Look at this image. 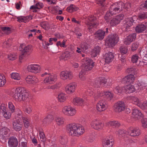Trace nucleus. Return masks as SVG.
Returning a JSON list of instances; mask_svg holds the SVG:
<instances>
[{"mask_svg": "<svg viewBox=\"0 0 147 147\" xmlns=\"http://www.w3.org/2000/svg\"><path fill=\"white\" fill-rule=\"evenodd\" d=\"M135 77L132 74L128 75L122 80V82L123 83L127 84H130L133 83L134 81Z\"/></svg>", "mask_w": 147, "mask_h": 147, "instance_id": "obj_13", "label": "nucleus"}, {"mask_svg": "<svg viewBox=\"0 0 147 147\" xmlns=\"http://www.w3.org/2000/svg\"><path fill=\"white\" fill-rule=\"evenodd\" d=\"M19 49L20 51L25 53L31 52L32 50V47L30 45L25 46L23 45H21Z\"/></svg>", "mask_w": 147, "mask_h": 147, "instance_id": "obj_23", "label": "nucleus"}, {"mask_svg": "<svg viewBox=\"0 0 147 147\" xmlns=\"http://www.w3.org/2000/svg\"><path fill=\"white\" fill-rule=\"evenodd\" d=\"M4 117L7 119H9L11 117V114L9 112L6 111L3 114Z\"/></svg>", "mask_w": 147, "mask_h": 147, "instance_id": "obj_62", "label": "nucleus"}, {"mask_svg": "<svg viewBox=\"0 0 147 147\" xmlns=\"http://www.w3.org/2000/svg\"><path fill=\"white\" fill-rule=\"evenodd\" d=\"M4 34H8L10 32L11 28L8 27H1Z\"/></svg>", "mask_w": 147, "mask_h": 147, "instance_id": "obj_46", "label": "nucleus"}, {"mask_svg": "<svg viewBox=\"0 0 147 147\" xmlns=\"http://www.w3.org/2000/svg\"><path fill=\"white\" fill-rule=\"evenodd\" d=\"M8 107L11 110V112L13 113L14 112L15 107L13 103L11 102H9L8 103Z\"/></svg>", "mask_w": 147, "mask_h": 147, "instance_id": "obj_60", "label": "nucleus"}, {"mask_svg": "<svg viewBox=\"0 0 147 147\" xmlns=\"http://www.w3.org/2000/svg\"><path fill=\"white\" fill-rule=\"evenodd\" d=\"M120 50L121 53L122 54H126L128 51L127 48L124 46H121L120 48Z\"/></svg>", "mask_w": 147, "mask_h": 147, "instance_id": "obj_49", "label": "nucleus"}, {"mask_svg": "<svg viewBox=\"0 0 147 147\" xmlns=\"http://www.w3.org/2000/svg\"><path fill=\"white\" fill-rule=\"evenodd\" d=\"M124 8V3L121 1L113 4L110 6V9L112 13L116 14L122 11Z\"/></svg>", "mask_w": 147, "mask_h": 147, "instance_id": "obj_2", "label": "nucleus"}, {"mask_svg": "<svg viewBox=\"0 0 147 147\" xmlns=\"http://www.w3.org/2000/svg\"><path fill=\"white\" fill-rule=\"evenodd\" d=\"M105 93V92L98 93L97 94L95 95L94 97L95 99L96 100L102 98H104Z\"/></svg>", "mask_w": 147, "mask_h": 147, "instance_id": "obj_47", "label": "nucleus"}, {"mask_svg": "<svg viewBox=\"0 0 147 147\" xmlns=\"http://www.w3.org/2000/svg\"><path fill=\"white\" fill-rule=\"evenodd\" d=\"M84 102L82 98L79 97H76L73 99L72 102L75 105L82 106L83 105Z\"/></svg>", "mask_w": 147, "mask_h": 147, "instance_id": "obj_28", "label": "nucleus"}, {"mask_svg": "<svg viewBox=\"0 0 147 147\" xmlns=\"http://www.w3.org/2000/svg\"><path fill=\"white\" fill-rule=\"evenodd\" d=\"M128 134L131 136L136 137L139 136L140 134V130L138 127H131L128 130Z\"/></svg>", "mask_w": 147, "mask_h": 147, "instance_id": "obj_12", "label": "nucleus"}, {"mask_svg": "<svg viewBox=\"0 0 147 147\" xmlns=\"http://www.w3.org/2000/svg\"><path fill=\"white\" fill-rule=\"evenodd\" d=\"M96 108L97 110L101 112L105 110L107 108V104L103 100H100L97 104Z\"/></svg>", "mask_w": 147, "mask_h": 147, "instance_id": "obj_16", "label": "nucleus"}, {"mask_svg": "<svg viewBox=\"0 0 147 147\" xmlns=\"http://www.w3.org/2000/svg\"><path fill=\"white\" fill-rule=\"evenodd\" d=\"M132 114L134 118L136 120L140 119L142 116V114L140 111L136 109L133 110Z\"/></svg>", "mask_w": 147, "mask_h": 147, "instance_id": "obj_26", "label": "nucleus"}, {"mask_svg": "<svg viewBox=\"0 0 147 147\" xmlns=\"http://www.w3.org/2000/svg\"><path fill=\"white\" fill-rule=\"evenodd\" d=\"M104 147H112L113 142L112 139H105L102 142Z\"/></svg>", "mask_w": 147, "mask_h": 147, "instance_id": "obj_32", "label": "nucleus"}, {"mask_svg": "<svg viewBox=\"0 0 147 147\" xmlns=\"http://www.w3.org/2000/svg\"><path fill=\"white\" fill-rule=\"evenodd\" d=\"M129 99L133 103L137 105L138 107L140 106V104L141 103V102L137 97L134 96H130L129 97Z\"/></svg>", "mask_w": 147, "mask_h": 147, "instance_id": "obj_38", "label": "nucleus"}, {"mask_svg": "<svg viewBox=\"0 0 147 147\" xmlns=\"http://www.w3.org/2000/svg\"><path fill=\"white\" fill-rule=\"evenodd\" d=\"M58 98L60 102H63L66 99V95L64 93H60L58 95Z\"/></svg>", "mask_w": 147, "mask_h": 147, "instance_id": "obj_42", "label": "nucleus"}, {"mask_svg": "<svg viewBox=\"0 0 147 147\" xmlns=\"http://www.w3.org/2000/svg\"><path fill=\"white\" fill-rule=\"evenodd\" d=\"M139 107L143 110L147 109V102H144L143 103H140Z\"/></svg>", "mask_w": 147, "mask_h": 147, "instance_id": "obj_56", "label": "nucleus"}, {"mask_svg": "<svg viewBox=\"0 0 147 147\" xmlns=\"http://www.w3.org/2000/svg\"><path fill=\"white\" fill-rule=\"evenodd\" d=\"M142 127L144 128H147V118L142 119L141 120Z\"/></svg>", "mask_w": 147, "mask_h": 147, "instance_id": "obj_51", "label": "nucleus"}, {"mask_svg": "<svg viewBox=\"0 0 147 147\" xmlns=\"http://www.w3.org/2000/svg\"><path fill=\"white\" fill-rule=\"evenodd\" d=\"M99 79L102 84V86H103L107 83V80L103 77H100Z\"/></svg>", "mask_w": 147, "mask_h": 147, "instance_id": "obj_63", "label": "nucleus"}, {"mask_svg": "<svg viewBox=\"0 0 147 147\" xmlns=\"http://www.w3.org/2000/svg\"><path fill=\"white\" fill-rule=\"evenodd\" d=\"M107 124L109 126H112L114 128H117L120 125V124L116 121H109L107 123Z\"/></svg>", "mask_w": 147, "mask_h": 147, "instance_id": "obj_39", "label": "nucleus"}, {"mask_svg": "<svg viewBox=\"0 0 147 147\" xmlns=\"http://www.w3.org/2000/svg\"><path fill=\"white\" fill-rule=\"evenodd\" d=\"M125 21L124 26L126 29L129 28L133 25L134 22H135V20H134L133 18H128Z\"/></svg>", "mask_w": 147, "mask_h": 147, "instance_id": "obj_29", "label": "nucleus"}, {"mask_svg": "<svg viewBox=\"0 0 147 147\" xmlns=\"http://www.w3.org/2000/svg\"><path fill=\"white\" fill-rule=\"evenodd\" d=\"M126 131L123 129H119L116 133V134L119 136H123L125 135L126 133Z\"/></svg>", "mask_w": 147, "mask_h": 147, "instance_id": "obj_50", "label": "nucleus"}, {"mask_svg": "<svg viewBox=\"0 0 147 147\" xmlns=\"http://www.w3.org/2000/svg\"><path fill=\"white\" fill-rule=\"evenodd\" d=\"M86 74V73L81 70L79 74V77L80 79L83 81L85 80H86V78L84 75Z\"/></svg>", "mask_w": 147, "mask_h": 147, "instance_id": "obj_48", "label": "nucleus"}, {"mask_svg": "<svg viewBox=\"0 0 147 147\" xmlns=\"http://www.w3.org/2000/svg\"><path fill=\"white\" fill-rule=\"evenodd\" d=\"M75 127L74 134V136H79L83 134L84 132L83 127L81 125L76 123Z\"/></svg>", "mask_w": 147, "mask_h": 147, "instance_id": "obj_8", "label": "nucleus"}, {"mask_svg": "<svg viewBox=\"0 0 147 147\" xmlns=\"http://www.w3.org/2000/svg\"><path fill=\"white\" fill-rule=\"evenodd\" d=\"M104 98L111 99L113 97V94L110 92H105Z\"/></svg>", "mask_w": 147, "mask_h": 147, "instance_id": "obj_54", "label": "nucleus"}, {"mask_svg": "<svg viewBox=\"0 0 147 147\" xmlns=\"http://www.w3.org/2000/svg\"><path fill=\"white\" fill-rule=\"evenodd\" d=\"M114 55L112 53L109 52L106 53L104 56L103 58L105 60V62L109 63L111 62L113 60Z\"/></svg>", "mask_w": 147, "mask_h": 147, "instance_id": "obj_19", "label": "nucleus"}, {"mask_svg": "<svg viewBox=\"0 0 147 147\" xmlns=\"http://www.w3.org/2000/svg\"><path fill=\"white\" fill-rule=\"evenodd\" d=\"M139 46V43L137 42H136L133 43L131 46V49L132 50L135 51L138 48Z\"/></svg>", "mask_w": 147, "mask_h": 147, "instance_id": "obj_53", "label": "nucleus"}, {"mask_svg": "<svg viewBox=\"0 0 147 147\" xmlns=\"http://www.w3.org/2000/svg\"><path fill=\"white\" fill-rule=\"evenodd\" d=\"M57 79V76L54 74H50L46 77L44 80V82L45 84H50L55 82Z\"/></svg>", "mask_w": 147, "mask_h": 147, "instance_id": "obj_14", "label": "nucleus"}, {"mask_svg": "<svg viewBox=\"0 0 147 147\" xmlns=\"http://www.w3.org/2000/svg\"><path fill=\"white\" fill-rule=\"evenodd\" d=\"M125 108V105L123 102L119 101L116 103L113 106L114 111L120 112L124 110Z\"/></svg>", "mask_w": 147, "mask_h": 147, "instance_id": "obj_9", "label": "nucleus"}, {"mask_svg": "<svg viewBox=\"0 0 147 147\" xmlns=\"http://www.w3.org/2000/svg\"><path fill=\"white\" fill-rule=\"evenodd\" d=\"M76 123H71L68 124L66 127L67 132L70 135L74 136V134Z\"/></svg>", "mask_w": 147, "mask_h": 147, "instance_id": "obj_20", "label": "nucleus"}, {"mask_svg": "<svg viewBox=\"0 0 147 147\" xmlns=\"http://www.w3.org/2000/svg\"><path fill=\"white\" fill-rule=\"evenodd\" d=\"M124 15L123 14H121L116 16L115 18L119 21V23L122 20L124 17Z\"/></svg>", "mask_w": 147, "mask_h": 147, "instance_id": "obj_61", "label": "nucleus"}, {"mask_svg": "<svg viewBox=\"0 0 147 147\" xmlns=\"http://www.w3.org/2000/svg\"><path fill=\"white\" fill-rule=\"evenodd\" d=\"M60 77L62 79L66 80L67 79L69 80L73 77L72 73L69 71H63L60 73Z\"/></svg>", "mask_w": 147, "mask_h": 147, "instance_id": "obj_15", "label": "nucleus"}, {"mask_svg": "<svg viewBox=\"0 0 147 147\" xmlns=\"http://www.w3.org/2000/svg\"><path fill=\"white\" fill-rule=\"evenodd\" d=\"M40 66L37 64H30L27 66L28 71L34 73H37L40 71Z\"/></svg>", "mask_w": 147, "mask_h": 147, "instance_id": "obj_7", "label": "nucleus"}, {"mask_svg": "<svg viewBox=\"0 0 147 147\" xmlns=\"http://www.w3.org/2000/svg\"><path fill=\"white\" fill-rule=\"evenodd\" d=\"M62 113L65 115L72 116L76 114V110L70 106H65L62 109Z\"/></svg>", "mask_w": 147, "mask_h": 147, "instance_id": "obj_4", "label": "nucleus"}, {"mask_svg": "<svg viewBox=\"0 0 147 147\" xmlns=\"http://www.w3.org/2000/svg\"><path fill=\"white\" fill-rule=\"evenodd\" d=\"M13 128L16 131H20L22 128V123L20 121L14 120L12 122Z\"/></svg>", "mask_w": 147, "mask_h": 147, "instance_id": "obj_17", "label": "nucleus"}, {"mask_svg": "<svg viewBox=\"0 0 147 147\" xmlns=\"http://www.w3.org/2000/svg\"><path fill=\"white\" fill-rule=\"evenodd\" d=\"M100 48L98 46H95L93 49L91 53L92 57H94L97 55L100 51Z\"/></svg>", "mask_w": 147, "mask_h": 147, "instance_id": "obj_34", "label": "nucleus"}, {"mask_svg": "<svg viewBox=\"0 0 147 147\" xmlns=\"http://www.w3.org/2000/svg\"><path fill=\"white\" fill-rule=\"evenodd\" d=\"M119 40V38L118 35L116 34H114L109 36L107 42L109 45L113 46L117 43Z\"/></svg>", "mask_w": 147, "mask_h": 147, "instance_id": "obj_5", "label": "nucleus"}, {"mask_svg": "<svg viewBox=\"0 0 147 147\" xmlns=\"http://www.w3.org/2000/svg\"><path fill=\"white\" fill-rule=\"evenodd\" d=\"M20 142L21 143V146L22 147H27V140L25 138L24 136L21 134L19 136Z\"/></svg>", "mask_w": 147, "mask_h": 147, "instance_id": "obj_35", "label": "nucleus"}, {"mask_svg": "<svg viewBox=\"0 0 147 147\" xmlns=\"http://www.w3.org/2000/svg\"><path fill=\"white\" fill-rule=\"evenodd\" d=\"M94 66V63L90 60H86L84 64L82 66V70L83 71L85 72H87L92 69Z\"/></svg>", "mask_w": 147, "mask_h": 147, "instance_id": "obj_6", "label": "nucleus"}, {"mask_svg": "<svg viewBox=\"0 0 147 147\" xmlns=\"http://www.w3.org/2000/svg\"><path fill=\"white\" fill-rule=\"evenodd\" d=\"M10 132V129L7 127H4L0 129V137L3 139L7 136Z\"/></svg>", "mask_w": 147, "mask_h": 147, "instance_id": "obj_21", "label": "nucleus"}, {"mask_svg": "<svg viewBox=\"0 0 147 147\" xmlns=\"http://www.w3.org/2000/svg\"><path fill=\"white\" fill-rule=\"evenodd\" d=\"M96 19L95 17L93 16H91L88 18L89 21L87 24L89 31L90 33L93 32L95 28L97 27L98 24L95 22Z\"/></svg>", "mask_w": 147, "mask_h": 147, "instance_id": "obj_3", "label": "nucleus"}, {"mask_svg": "<svg viewBox=\"0 0 147 147\" xmlns=\"http://www.w3.org/2000/svg\"><path fill=\"white\" fill-rule=\"evenodd\" d=\"M90 125L94 129L98 130L102 129L104 126L103 124L96 120H93L91 122Z\"/></svg>", "mask_w": 147, "mask_h": 147, "instance_id": "obj_11", "label": "nucleus"}, {"mask_svg": "<svg viewBox=\"0 0 147 147\" xmlns=\"http://www.w3.org/2000/svg\"><path fill=\"white\" fill-rule=\"evenodd\" d=\"M56 124L59 126L63 125L65 122L64 118L62 117H56L55 118Z\"/></svg>", "mask_w": 147, "mask_h": 147, "instance_id": "obj_36", "label": "nucleus"}, {"mask_svg": "<svg viewBox=\"0 0 147 147\" xmlns=\"http://www.w3.org/2000/svg\"><path fill=\"white\" fill-rule=\"evenodd\" d=\"M26 113L28 114L30 113L32 111V109L31 107V106H29L28 107H27L25 108L24 111Z\"/></svg>", "mask_w": 147, "mask_h": 147, "instance_id": "obj_64", "label": "nucleus"}, {"mask_svg": "<svg viewBox=\"0 0 147 147\" xmlns=\"http://www.w3.org/2000/svg\"><path fill=\"white\" fill-rule=\"evenodd\" d=\"M136 38V34L133 33L129 34L125 39L124 43L126 45L130 44L131 42L135 40Z\"/></svg>", "mask_w": 147, "mask_h": 147, "instance_id": "obj_18", "label": "nucleus"}, {"mask_svg": "<svg viewBox=\"0 0 147 147\" xmlns=\"http://www.w3.org/2000/svg\"><path fill=\"white\" fill-rule=\"evenodd\" d=\"M105 32L101 30L97 31L94 34L96 38L99 40H102L104 38Z\"/></svg>", "mask_w": 147, "mask_h": 147, "instance_id": "obj_25", "label": "nucleus"}, {"mask_svg": "<svg viewBox=\"0 0 147 147\" xmlns=\"http://www.w3.org/2000/svg\"><path fill=\"white\" fill-rule=\"evenodd\" d=\"M6 79L3 74H0V86H3L6 83Z\"/></svg>", "mask_w": 147, "mask_h": 147, "instance_id": "obj_41", "label": "nucleus"}, {"mask_svg": "<svg viewBox=\"0 0 147 147\" xmlns=\"http://www.w3.org/2000/svg\"><path fill=\"white\" fill-rule=\"evenodd\" d=\"M131 61L133 63H136L139 59L138 56L136 54L133 55L131 57Z\"/></svg>", "mask_w": 147, "mask_h": 147, "instance_id": "obj_52", "label": "nucleus"}, {"mask_svg": "<svg viewBox=\"0 0 147 147\" xmlns=\"http://www.w3.org/2000/svg\"><path fill=\"white\" fill-rule=\"evenodd\" d=\"M12 92L13 98L16 101H28L29 100V94L24 88L18 87Z\"/></svg>", "mask_w": 147, "mask_h": 147, "instance_id": "obj_1", "label": "nucleus"}, {"mask_svg": "<svg viewBox=\"0 0 147 147\" xmlns=\"http://www.w3.org/2000/svg\"><path fill=\"white\" fill-rule=\"evenodd\" d=\"M39 134L41 141L42 142H45L46 141V139L44 133L40 132L39 133Z\"/></svg>", "mask_w": 147, "mask_h": 147, "instance_id": "obj_57", "label": "nucleus"}, {"mask_svg": "<svg viewBox=\"0 0 147 147\" xmlns=\"http://www.w3.org/2000/svg\"><path fill=\"white\" fill-rule=\"evenodd\" d=\"M22 120L25 127L26 128H28L30 125L29 120L26 117H24L22 118Z\"/></svg>", "mask_w": 147, "mask_h": 147, "instance_id": "obj_45", "label": "nucleus"}, {"mask_svg": "<svg viewBox=\"0 0 147 147\" xmlns=\"http://www.w3.org/2000/svg\"><path fill=\"white\" fill-rule=\"evenodd\" d=\"M125 92L127 93H131L135 91V88L134 86L129 84L126 85L124 87Z\"/></svg>", "mask_w": 147, "mask_h": 147, "instance_id": "obj_30", "label": "nucleus"}, {"mask_svg": "<svg viewBox=\"0 0 147 147\" xmlns=\"http://www.w3.org/2000/svg\"><path fill=\"white\" fill-rule=\"evenodd\" d=\"M138 18L140 20H142L147 18V13H144L139 14Z\"/></svg>", "mask_w": 147, "mask_h": 147, "instance_id": "obj_58", "label": "nucleus"}, {"mask_svg": "<svg viewBox=\"0 0 147 147\" xmlns=\"http://www.w3.org/2000/svg\"><path fill=\"white\" fill-rule=\"evenodd\" d=\"M72 53L66 52L62 53L60 57L59 58L60 59L67 60L72 56Z\"/></svg>", "mask_w": 147, "mask_h": 147, "instance_id": "obj_31", "label": "nucleus"}, {"mask_svg": "<svg viewBox=\"0 0 147 147\" xmlns=\"http://www.w3.org/2000/svg\"><path fill=\"white\" fill-rule=\"evenodd\" d=\"M11 78L17 80H19L21 79V77L19 73L16 72L12 73L11 74Z\"/></svg>", "mask_w": 147, "mask_h": 147, "instance_id": "obj_40", "label": "nucleus"}, {"mask_svg": "<svg viewBox=\"0 0 147 147\" xmlns=\"http://www.w3.org/2000/svg\"><path fill=\"white\" fill-rule=\"evenodd\" d=\"M26 82L29 84H34L38 82V79L35 76L29 75L26 78Z\"/></svg>", "mask_w": 147, "mask_h": 147, "instance_id": "obj_24", "label": "nucleus"}, {"mask_svg": "<svg viewBox=\"0 0 147 147\" xmlns=\"http://www.w3.org/2000/svg\"><path fill=\"white\" fill-rule=\"evenodd\" d=\"M40 25L41 27L45 30H48L50 28L49 24L47 22H42Z\"/></svg>", "mask_w": 147, "mask_h": 147, "instance_id": "obj_43", "label": "nucleus"}, {"mask_svg": "<svg viewBox=\"0 0 147 147\" xmlns=\"http://www.w3.org/2000/svg\"><path fill=\"white\" fill-rule=\"evenodd\" d=\"M146 28V27L144 24H139L136 26L135 30L137 32L140 33L144 31Z\"/></svg>", "mask_w": 147, "mask_h": 147, "instance_id": "obj_37", "label": "nucleus"}, {"mask_svg": "<svg viewBox=\"0 0 147 147\" xmlns=\"http://www.w3.org/2000/svg\"><path fill=\"white\" fill-rule=\"evenodd\" d=\"M18 19L17 21L19 22H24L26 23L29 20H32V16L30 15L28 16H20L17 17Z\"/></svg>", "mask_w": 147, "mask_h": 147, "instance_id": "obj_27", "label": "nucleus"}, {"mask_svg": "<svg viewBox=\"0 0 147 147\" xmlns=\"http://www.w3.org/2000/svg\"><path fill=\"white\" fill-rule=\"evenodd\" d=\"M24 117H23L22 113L21 110L19 109H17L15 112V118L16 120L20 121Z\"/></svg>", "mask_w": 147, "mask_h": 147, "instance_id": "obj_33", "label": "nucleus"}, {"mask_svg": "<svg viewBox=\"0 0 147 147\" xmlns=\"http://www.w3.org/2000/svg\"><path fill=\"white\" fill-rule=\"evenodd\" d=\"M123 89L122 87L118 86L114 89V92L117 94L121 93L123 91Z\"/></svg>", "mask_w": 147, "mask_h": 147, "instance_id": "obj_55", "label": "nucleus"}, {"mask_svg": "<svg viewBox=\"0 0 147 147\" xmlns=\"http://www.w3.org/2000/svg\"><path fill=\"white\" fill-rule=\"evenodd\" d=\"M76 86L77 85L75 82L69 84L65 86V91L68 94H72L75 92Z\"/></svg>", "mask_w": 147, "mask_h": 147, "instance_id": "obj_10", "label": "nucleus"}, {"mask_svg": "<svg viewBox=\"0 0 147 147\" xmlns=\"http://www.w3.org/2000/svg\"><path fill=\"white\" fill-rule=\"evenodd\" d=\"M119 24V21L115 18H113L110 22V25L112 26H116Z\"/></svg>", "mask_w": 147, "mask_h": 147, "instance_id": "obj_44", "label": "nucleus"}, {"mask_svg": "<svg viewBox=\"0 0 147 147\" xmlns=\"http://www.w3.org/2000/svg\"><path fill=\"white\" fill-rule=\"evenodd\" d=\"M8 144L9 147H17L18 145L17 138L14 137H10L8 139Z\"/></svg>", "mask_w": 147, "mask_h": 147, "instance_id": "obj_22", "label": "nucleus"}, {"mask_svg": "<svg viewBox=\"0 0 147 147\" xmlns=\"http://www.w3.org/2000/svg\"><path fill=\"white\" fill-rule=\"evenodd\" d=\"M17 58V56L15 54H10L8 55V58L9 60H14Z\"/></svg>", "mask_w": 147, "mask_h": 147, "instance_id": "obj_59", "label": "nucleus"}]
</instances>
